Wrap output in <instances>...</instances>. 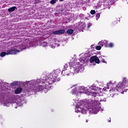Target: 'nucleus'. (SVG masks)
Segmentation results:
<instances>
[{
	"label": "nucleus",
	"mask_w": 128,
	"mask_h": 128,
	"mask_svg": "<svg viewBox=\"0 0 128 128\" xmlns=\"http://www.w3.org/2000/svg\"><path fill=\"white\" fill-rule=\"evenodd\" d=\"M54 82H58V80L55 79L54 78L52 77V78H48L45 80L42 81V84L38 86L34 87L33 89V92H48V88H50V84H54Z\"/></svg>",
	"instance_id": "f257e3e1"
},
{
	"label": "nucleus",
	"mask_w": 128,
	"mask_h": 128,
	"mask_svg": "<svg viewBox=\"0 0 128 128\" xmlns=\"http://www.w3.org/2000/svg\"><path fill=\"white\" fill-rule=\"evenodd\" d=\"M126 88V86L123 84L122 82H120L116 87V89L118 90L119 92L122 94L124 92V88Z\"/></svg>",
	"instance_id": "f03ea898"
},
{
	"label": "nucleus",
	"mask_w": 128,
	"mask_h": 128,
	"mask_svg": "<svg viewBox=\"0 0 128 128\" xmlns=\"http://www.w3.org/2000/svg\"><path fill=\"white\" fill-rule=\"evenodd\" d=\"M118 89L116 88H112V89L109 90V94L110 96H111V98H112L114 96L118 94Z\"/></svg>",
	"instance_id": "7ed1b4c3"
},
{
	"label": "nucleus",
	"mask_w": 128,
	"mask_h": 128,
	"mask_svg": "<svg viewBox=\"0 0 128 128\" xmlns=\"http://www.w3.org/2000/svg\"><path fill=\"white\" fill-rule=\"evenodd\" d=\"M20 50L16 48L10 49L7 50V54H16V52H19Z\"/></svg>",
	"instance_id": "20e7f679"
},
{
	"label": "nucleus",
	"mask_w": 128,
	"mask_h": 128,
	"mask_svg": "<svg viewBox=\"0 0 128 128\" xmlns=\"http://www.w3.org/2000/svg\"><path fill=\"white\" fill-rule=\"evenodd\" d=\"M88 112H90V108L86 107V105H84V106L82 109V114H88Z\"/></svg>",
	"instance_id": "39448f33"
},
{
	"label": "nucleus",
	"mask_w": 128,
	"mask_h": 128,
	"mask_svg": "<svg viewBox=\"0 0 128 128\" xmlns=\"http://www.w3.org/2000/svg\"><path fill=\"white\" fill-rule=\"evenodd\" d=\"M70 74V71L68 69H66L64 68V70H63L62 72V74L63 76H69V74Z\"/></svg>",
	"instance_id": "423d86ee"
},
{
	"label": "nucleus",
	"mask_w": 128,
	"mask_h": 128,
	"mask_svg": "<svg viewBox=\"0 0 128 128\" xmlns=\"http://www.w3.org/2000/svg\"><path fill=\"white\" fill-rule=\"evenodd\" d=\"M66 32V30H61L58 31H55L52 32L54 34H64Z\"/></svg>",
	"instance_id": "0eeeda50"
},
{
	"label": "nucleus",
	"mask_w": 128,
	"mask_h": 128,
	"mask_svg": "<svg viewBox=\"0 0 128 128\" xmlns=\"http://www.w3.org/2000/svg\"><path fill=\"white\" fill-rule=\"evenodd\" d=\"M58 74H60V72H58V70H56V71H54L52 72V78H55L54 79L55 80H57V78L58 76Z\"/></svg>",
	"instance_id": "6e6552de"
},
{
	"label": "nucleus",
	"mask_w": 128,
	"mask_h": 128,
	"mask_svg": "<svg viewBox=\"0 0 128 128\" xmlns=\"http://www.w3.org/2000/svg\"><path fill=\"white\" fill-rule=\"evenodd\" d=\"M122 83L123 84H124L125 88H126L128 86V78H124V80H122Z\"/></svg>",
	"instance_id": "1a4fd4ad"
},
{
	"label": "nucleus",
	"mask_w": 128,
	"mask_h": 128,
	"mask_svg": "<svg viewBox=\"0 0 128 128\" xmlns=\"http://www.w3.org/2000/svg\"><path fill=\"white\" fill-rule=\"evenodd\" d=\"M22 92V88L19 87L16 88V90L14 91V94H18L21 93Z\"/></svg>",
	"instance_id": "9d476101"
},
{
	"label": "nucleus",
	"mask_w": 128,
	"mask_h": 128,
	"mask_svg": "<svg viewBox=\"0 0 128 128\" xmlns=\"http://www.w3.org/2000/svg\"><path fill=\"white\" fill-rule=\"evenodd\" d=\"M16 8V6H14L13 7L8 8V12H14Z\"/></svg>",
	"instance_id": "9b49d317"
},
{
	"label": "nucleus",
	"mask_w": 128,
	"mask_h": 128,
	"mask_svg": "<svg viewBox=\"0 0 128 128\" xmlns=\"http://www.w3.org/2000/svg\"><path fill=\"white\" fill-rule=\"evenodd\" d=\"M96 56L91 57L90 58V62L91 63L94 62L96 61Z\"/></svg>",
	"instance_id": "f8f14e48"
},
{
	"label": "nucleus",
	"mask_w": 128,
	"mask_h": 128,
	"mask_svg": "<svg viewBox=\"0 0 128 128\" xmlns=\"http://www.w3.org/2000/svg\"><path fill=\"white\" fill-rule=\"evenodd\" d=\"M66 33L68 34H74V30H72V29H69V30H67Z\"/></svg>",
	"instance_id": "ddd939ff"
},
{
	"label": "nucleus",
	"mask_w": 128,
	"mask_h": 128,
	"mask_svg": "<svg viewBox=\"0 0 128 128\" xmlns=\"http://www.w3.org/2000/svg\"><path fill=\"white\" fill-rule=\"evenodd\" d=\"M6 54H8V52H2L0 54V56L2 57H4V56H6Z\"/></svg>",
	"instance_id": "4468645a"
},
{
	"label": "nucleus",
	"mask_w": 128,
	"mask_h": 128,
	"mask_svg": "<svg viewBox=\"0 0 128 128\" xmlns=\"http://www.w3.org/2000/svg\"><path fill=\"white\" fill-rule=\"evenodd\" d=\"M58 0H51L50 1V4H55L56 3V1Z\"/></svg>",
	"instance_id": "2eb2a0df"
},
{
	"label": "nucleus",
	"mask_w": 128,
	"mask_h": 128,
	"mask_svg": "<svg viewBox=\"0 0 128 128\" xmlns=\"http://www.w3.org/2000/svg\"><path fill=\"white\" fill-rule=\"evenodd\" d=\"M74 72H80V69L78 68L74 67Z\"/></svg>",
	"instance_id": "dca6fc26"
},
{
	"label": "nucleus",
	"mask_w": 128,
	"mask_h": 128,
	"mask_svg": "<svg viewBox=\"0 0 128 128\" xmlns=\"http://www.w3.org/2000/svg\"><path fill=\"white\" fill-rule=\"evenodd\" d=\"M95 62H96V64H100V59H98V58L96 56L95 59Z\"/></svg>",
	"instance_id": "f3484780"
},
{
	"label": "nucleus",
	"mask_w": 128,
	"mask_h": 128,
	"mask_svg": "<svg viewBox=\"0 0 128 128\" xmlns=\"http://www.w3.org/2000/svg\"><path fill=\"white\" fill-rule=\"evenodd\" d=\"M102 58H106V56H101L100 58H101V62H104L105 64H106V61H104V59Z\"/></svg>",
	"instance_id": "a211bd4d"
},
{
	"label": "nucleus",
	"mask_w": 128,
	"mask_h": 128,
	"mask_svg": "<svg viewBox=\"0 0 128 128\" xmlns=\"http://www.w3.org/2000/svg\"><path fill=\"white\" fill-rule=\"evenodd\" d=\"M96 50H102V46H98L96 47Z\"/></svg>",
	"instance_id": "6ab92c4d"
},
{
	"label": "nucleus",
	"mask_w": 128,
	"mask_h": 128,
	"mask_svg": "<svg viewBox=\"0 0 128 128\" xmlns=\"http://www.w3.org/2000/svg\"><path fill=\"white\" fill-rule=\"evenodd\" d=\"M100 17V14L99 13H98L97 14H96V20H98L99 18Z\"/></svg>",
	"instance_id": "aec40b11"
},
{
	"label": "nucleus",
	"mask_w": 128,
	"mask_h": 128,
	"mask_svg": "<svg viewBox=\"0 0 128 128\" xmlns=\"http://www.w3.org/2000/svg\"><path fill=\"white\" fill-rule=\"evenodd\" d=\"M102 42L103 44V46L108 44V41L106 40H104L103 41H102Z\"/></svg>",
	"instance_id": "412c9836"
},
{
	"label": "nucleus",
	"mask_w": 128,
	"mask_h": 128,
	"mask_svg": "<svg viewBox=\"0 0 128 128\" xmlns=\"http://www.w3.org/2000/svg\"><path fill=\"white\" fill-rule=\"evenodd\" d=\"M103 90H104V92H108L110 88L108 87H104Z\"/></svg>",
	"instance_id": "4be33fe9"
},
{
	"label": "nucleus",
	"mask_w": 128,
	"mask_h": 128,
	"mask_svg": "<svg viewBox=\"0 0 128 128\" xmlns=\"http://www.w3.org/2000/svg\"><path fill=\"white\" fill-rule=\"evenodd\" d=\"M17 84H18L17 82H14L12 83L11 86H16Z\"/></svg>",
	"instance_id": "5701e85b"
},
{
	"label": "nucleus",
	"mask_w": 128,
	"mask_h": 128,
	"mask_svg": "<svg viewBox=\"0 0 128 128\" xmlns=\"http://www.w3.org/2000/svg\"><path fill=\"white\" fill-rule=\"evenodd\" d=\"M90 14H96V10H92L90 12Z\"/></svg>",
	"instance_id": "b1692460"
},
{
	"label": "nucleus",
	"mask_w": 128,
	"mask_h": 128,
	"mask_svg": "<svg viewBox=\"0 0 128 128\" xmlns=\"http://www.w3.org/2000/svg\"><path fill=\"white\" fill-rule=\"evenodd\" d=\"M92 96H94V97L96 96V92H92Z\"/></svg>",
	"instance_id": "393cba45"
},
{
	"label": "nucleus",
	"mask_w": 128,
	"mask_h": 128,
	"mask_svg": "<svg viewBox=\"0 0 128 128\" xmlns=\"http://www.w3.org/2000/svg\"><path fill=\"white\" fill-rule=\"evenodd\" d=\"M98 44L100 46H104V44L102 43V41H100L98 42Z\"/></svg>",
	"instance_id": "a878e982"
},
{
	"label": "nucleus",
	"mask_w": 128,
	"mask_h": 128,
	"mask_svg": "<svg viewBox=\"0 0 128 128\" xmlns=\"http://www.w3.org/2000/svg\"><path fill=\"white\" fill-rule=\"evenodd\" d=\"M108 46H109V48H113V47H114V44H112V43H110V44H108Z\"/></svg>",
	"instance_id": "bb28decb"
},
{
	"label": "nucleus",
	"mask_w": 128,
	"mask_h": 128,
	"mask_svg": "<svg viewBox=\"0 0 128 128\" xmlns=\"http://www.w3.org/2000/svg\"><path fill=\"white\" fill-rule=\"evenodd\" d=\"M92 26V25L90 24H88V28H90Z\"/></svg>",
	"instance_id": "cd10ccee"
},
{
	"label": "nucleus",
	"mask_w": 128,
	"mask_h": 128,
	"mask_svg": "<svg viewBox=\"0 0 128 128\" xmlns=\"http://www.w3.org/2000/svg\"><path fill=\"white\" fill-rule=\"evenodd\" d=\"M64 0H60V2H64Z\"/></svg>",
	"instance_id": "c85d7f7f"
},
{
	"label": "nucleus",
	"mask_w": 128,
	"mask_h": 128,
	"mask_svg": "<svg viewBox=\"0 0 128 128\" xmlns=\"http://www.w3.org/2000/svg\"><path fill=\"white\" fill-rule=\"evenodd\" d=\"M108 122H110V120H108Z\"/></svg>",
	"instance_id": "c756f323"
},
{
	"label": "nucleus",
	"mask_w": 128,
	"mask_h": 128,
	"mask_svg": "<svg viewBox=\"0 0 128 128\" xmlns=\"http://www.w3.org/2000/svg\"><path fill=\"white\" fill-rule=\"evenodd\" d=\"M88 122V120H86V122Z\"/></svg>",
	"instance_id": "7c9ffc66"
},
{
	"label": "nucleus",
	"mask_w": 128,
	"mask_h": 128,
	"mask_svg": "<svg viewBox=\"0 0 128 128\" xmlns=\"http://www.w3.org/2000/svg\"><path fill=\"white\" fill-rule=\"evenodd\" d=\"M107 84H108H108H110L108 83Z\"/></svg>",
	"instance_id": "2f4dec72"
},
{
	"label": "nucleus",
	"mask_w": 128,
	"mask_h": 128,
	"mask_svg": "<svg viewBox=\"0 0 128 128\" xmlns=\"http://www.w3.org/2000/svg\"><path fill=\"white\" fill-rule=\"evenodd\" d=\"M61 12H63L62 10H61Z\"/></svg>",
	"instance_id": "473e14b6"
}]
</instances>
